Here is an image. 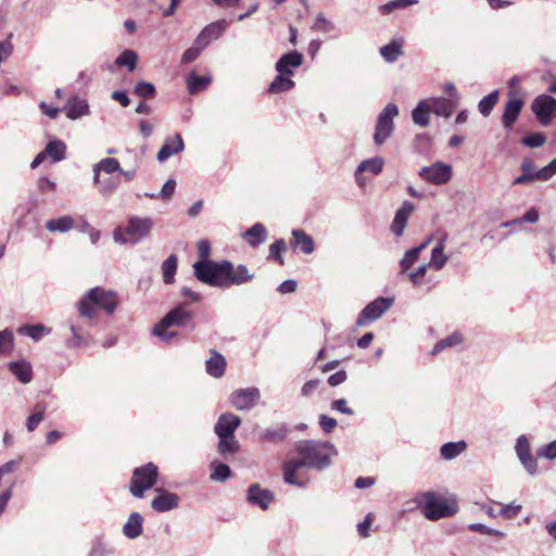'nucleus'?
I'll return each mask as SVG.
<instances>
[{"instance_id": "obj_18", "label": "nucleus", "mask_w": 556, "mask_h": 556, "mask_svg": "<svg viewBox=\"0 0 556 556\" xmlns=\"http://www.w3.org/2000/svg\"><path fill=\"white\" fill-rule=\"evenodd\" d=\"M159 493L151 502V507L157 513L169 511L179 505V496L176 493L165 491L163 489H155Z\"/></svg>"}, {"instance_id": "obj_59", "label": "nucleus", "mask_w": 556, "mask_h": 556, "mask_svg": "<svg viewBox=\"0 0 556 556\" xmlns=\"http://www.w3.org/2000/svg\"><path fill=\"white\" fill-rule=\"evenodd\" d=\"M113 552L114 549L112 547L98 540L93 543L88 556H109L113 554Z\"/></svg>"}, {"instance_id": "obj_7", "label": "nucleus", "mask_w": 556, "mask_h": 556, "mask_svg": "<svg viewBox=\"0 0 556 556\" xmlns=\"http://www.w3.org/2000/svg\"><path fill=\"white\" fill-rule=\"evenodd\" d=\"M399 115V108L394 103H388L384 109L379 113L375 134L374 142L381 146L391 136L394 130L393 119Z\"/></svg>"}, {"instance_id": "obj_47", "label": "nucleus", "mask_w": 556, "mask_h": 556, "mask_svg": "<svg viewBox=\"0 0 556 556\" xmlns=\"http://www.w3.org/2000/svg\"><path fill=\"white\" fill-rule=\"evenodd\" d=\"M497 101H498V91L494 90L479 101V103H478L479 112L483 116H489Z\"/></svg>"}, {"instance_id": "obj_21", "label": "nucleus", "mask_w": 556, "mask_h": 556, "mask_svg": "<svg viewBox=\"0 0 556 556\" xmlns=\"http://www.w3.org/2000/svg\"><path fill=\"white\" fill-rule=\"evenodd\" d=\"M302 467L303 465L298 458L287 460L282 466L283 481L298 488H304L307 481L296 476L299 469Z\"/></svg>"}, {"instance_id": "obj_54", "label": "nucleus", "mask_w": 556, "mask_h": 556, "mask_svg": "<svg viewBox=\"0 0 556 556\" xmlns=\"http://www.w3.org/2000/svg\"><path fill=\"white\" fill-rule=\"evenodd\" d=\"M96 166L98 169L106 174H113L121 170L119 162L113 157L102 159L99 163L96 164Z\"/></svg>"}, {"instance_id": "obj_12", "label": "nucleus", "mask_w": 556, "mask_h": 556, "mask_svg": "<svg viewBox=\"0 0 556 556\" xmlns=\"http://www.w3.org/2000/svg\"><path fill=\"white\" fill-rule=\"evenodd\" d=\"M515 451L525 470L534 476L538 473V460L531 453L530 442L527 435H520L515 445Z\"/></svg>"}, {"instance_id": "obj_32", "label": "nucleus", "mask_w": 556, "mask_h": 556, "mask_svg": "<svg viewBox=\"0 0 556 556\" xmlns=\"http://www.w3.org/2000/svg\"><path fill=\"white\" fill-rule=\"evenodd\" d=\"M457 105L456 100H450L443 97L435 98L432 100L431 110L432 112L438 115L445 118H448L452 114L454 109Z\"/></svg>"}, {"instance_id": "obj_17", "label": "nucleus", "mask_w": 556, "mask_h": 556, "mask_svg": "<svg viewBox=\"0 0 556 556\" xmlns=\"http://www.w3.org/2000/svg\"><path fill=\"white\" fill-rule=\"evenodd\" d=\"M240 424L241 418L239 416L231 413H224L218 417L214 426V432L218 439H223V437H233V432Z\"/></svg>"}, {"instance_id": "obj_26", "label": "nucleus", "mask_w": 556, "mask_h": 556, "mask_svg": "<svg viewBox=\"0 0 556 556\" xmlns=\"http://www.w3.org/2000/svg\"><path fill=\"white\" fill-rule=\"evenodd\" d=\"M254 277L253 274H251L245 265H238L235 267L231 264V268L227 269V288L231 286H240L243 285L250 280H252Z\"/></svg>"}, {"instance_id": "obj_56", "label": "nucleus", "mask_w": 556, "mask_h": 556, "mask_svg": "<svg viewBox=\"0 0 556 556\" xmlns=\"http://www.w3.org/2000/svg\"><path fill=\"white\" fill-rule=\"evenodd\" d=\"M468 529L471 530V531H475V532H479L481 534L496 536V538H500V539L505 536V533L503 531L490 528V527H488V526H485L483 523H470L468 526Z\"/></svg>"}, {"instance_id": "obj_57", "label": "nucleus", "mask_w": 556, "mask_h": 556, "mask_svg": "<svg viewBox=\"0 0 556 556\" xmlns=\"http://www.w3.org/2000/svg\"><path fill=\"white\" fill-rule=\"evenodd\" d=\"M546 142V136L543 132H533L522 139V143L529 148H539Z\"/></svg>"}, {"instance_id": "obj_11", "label": "nucleus", "mask_w": 556, "mask_h": 556, "mask_svg": "<svg viewBox=\"0 0 556 556\" xmlns=\"http://www.w3.org/2000/svg\"><path fill=\"white\" fill-rule=\"evenodd\" d=\"M261 397L257 388L238 389L230 394L229 401L237 410L252 409Z\"/></svg>"}, {"instance_id": "obj_35", "label": "nucleus", "mask_w": 556, "mask_h": 556, "mask_svg": "<svg viewBox=\"0 0 556 556\" xmlns=\"http://www.w3.org/2000/svg\"><path fill=\"white\" fill-rule=\"evenodd\" d=\"M187 89L189 93L195 94L202 90H205L212 81L211 76H199L194 72H191L187 76Z\"/></svg>"}, {"instance_id": "obj_31", "label": "nucleus", "mask_w": 556, "mask_h": 556, "mask_svg": "<svg viewBox=\"0 0 556 556\" xmlns=\"http://www.w3.org/2000/svg\"><path fill=\"white\" fill-rule=\"evenodd\" d=\"M143 518L139 513H131L123 527V534L128 539H136L142 533Z\"/></svg>"}, {"instance_id": "obj_58", "label": "nucleus", "mask_w": 556, "mask_h": 556, "mask_svg": "<svg viewBox=\"0 0 556 556\" xmlns=\"http://www.w3.org/2000/svg\"><path fill=\"white\" fill-rule=\"evenodd\" d=\"M538 180L547 181L556 174V159H553L546 166L536 170Z\"/></svg>"}, {"instance_id": "obj_3", "label": "nucleus", "mask_w": 556, "mask_h": 556, "mask_svg": "<svg viewBox=\"0 0 556 556\" xmlns=\"http://www.w3.org/2000/svg\"><path fill=\"white\" fill-rule=\"evenodd\" d=\"M414 501L424 516L432 521L451 517L457 511L455 504H450L443 496L432 491L417 494Z\"/></svg>"}, {"instance_id": "obj_22", "label": "nucleus", "mask_w": 556, "mask_h": 556, "mask_svg": "<svg viewBox=\"0 0 556 556\" xmlns=\"http://www.w3.org/2000/svg\"><path fill=\"white\" fill-rule=\"evenodd\" d=\"M185 144L181 136L176 134L174 137L167 138L160 151L157 152V161L165 162L170 156L184 151Z\"/></svg>"}, {"instance_id": "obj_41", "label": "nucleus", "mask_w": 556, "mask_h": 556, "mask_svg": "<svg viewBox=\"0 0 556 556\" xmlns=\"http://www.w3.org/2000/svg\"><path fill=\"white\" fill-rule=\"evenodd\" d=\"M402 53V45L395 40L380 48V54L388 63L395 62Z\"/></svg>"}, {"instance_id": "obj_2", "label": "nucleus", "mask_w": 556, "mask_h": 556, "mask_svg": "<svg viewBox=\"0 0 556 556\" xmlns=\"http://www.w3.org/2000/svg\"><path fill=\"white\" fill-rule=\"evenodd\" d=\"M118 304L117 294L114 291L105 290L100 287L88 290L77 302L76 307L81 318L88 319L92 324V319L100 309L108 315H112Z\"/></svg>"}, {"instance_id": "obj_25", "label": "nucleus", "mask_w": 556, "mask_h": 556, "mask_svg": "<svg viewBox=\"0 0 556 556\" xmlns=\"http://www.w3.org/2000/svg\"><path fill=\"white\" fill-rule=\"evenodd\" d=\"M289 431L286 424H278L263 429L260 432V439L268 443H281L287 439Z\"/></svg>"}, {"instance_id": "obj_39", "label": "nucleus", "mask_w": 556, "mask_h": 556, "mask_svg": "<svg viewBox=\"0 0 556 556\" xmlns=\"http://www.w3.org/2000/svg\"><path fill=\"white\" fill-rule=\"evenodd\" d=\"M73 227L74 220L68 215L50 219L46 223V228L51 232H66Z\"/></svg>"}, {"instance_id": "obj_51", "label": "nucleus", "mask_w": 556, "mask_h": 556, "mask_svg": "<svg viewBox=\"0 0 556 556\" xmlns=\"http://www.w3.org/2000/svg\"><path fill=\"white\" fill-rule=\"evenodd\" d=\"M134 93L139 98L150 99L155 96V87L152 83L139 81L134 88Z\"/></svg>"}, {"instance_id": "obj_34", "label": "nucleus", "mask_w": 556, "mask_h": 556, "mask_svg": "<svg viewBox=\"0 0 556 556\" xmlns=\"http://www.w3.org/2000/svg\"><path fill=\"white\" fill-rule=\"evenodd\" d=\"M445 237L441 238L435 247L431 251V258L427 265H429L430 268H433L435 270L442 269L446 262L447 256L444 254V248H445Z\"/></svg>"}, {"instance_id": "obj_45", "label": "nucleus", "mask_w": 556, "mask_h": 556, "mask_svg": "<svg viewBox=\"0 0 556 556\" xmlns=\"http://www.w3.org/2000/svg\"><path fill=\"white\" fill-rule=\"evenodd\" d=\"M463 342V336L458 332H454L451 336H447L446 338L440 340L437 342V344L433 346L432 354H438L441 351L456 346Z\"/></svg>"}, {"instance_id": "obj_23", "label": "nucleus", "mask_w": 556, "mask_h": 556, "mask_svg": "<svg viewBox=\"0 0 556 556\" xmlns=\"http://www.w3.org/2000/svg\"><path fill=\"white\" fill-rule=\"evenodd\" d=\"M522 108L523 101L518 98L509 99V101L506 103L502 116V123L507 130L513 128V125L516 123Z\"/></svg>"}, {"instance_id": "obj_49", "label": "nucleus", "mask_w": 556, "mask_h": 556, "mask_svg": "<svg viewBox=\"0 0 556 556\" xmlns=\"http://www.w3.org/2000/svg\"><path fill=\"white\" fill-rule=\"evenodd\" d=\"M35 413L31 414L26 421V427L29 432L34 431L45 417L46 405L37 403L35 405Z\"/></svg>"}, {"instance_id": "obj_38", "label": "nucleus", "mask_w": 556, "mask_h": 556, "mask_svg": "<svg viewBox=\"0 0 556 556\" xmlns=\"http://www.w3.org/2000/svg\"><path fill=\"white\" fill-rule=\"evenodd\" d=\"M466 448L464 441L447 442L440 447V455L443 459L451 460L462 454Z\"/></svg>"}, {"instance_id": "obj_6", "label": "nucleus", "mask_w": 556, "mask_h": 556, "mask_svg": "<svg viewBox=\"0 0 556 556\" xmlns=\"http://www.w3.org/2000/svg\"><path fill=\"white\" fill-rule=\"evenodd\" d=\"M159 469L153 463H148L134 470L130 481V492L135 497H142L143 493L151 489L157 480Z\"/></svg>"}, {"instance_id": "obj_61", "label": "nucleus", "mask_w": 556, "mask_h": 556, "mask_svg": "<svg viewBox=\"0 0 556 556\" xmlns=\"http://www.w3.org/2000/svg\"><path fill=\"white\" fill-rule=\"evenodd\" d=\"M13 346V333L5 329L0 331V353L9 352Z\"/></svg>"}, {"instance_id": "obj_29", "label": "nucleus", "mask_w": 556, "mask_h": 556, "mask_svg": "<svg viewBox=\"0 0 556 556\" xmlns=\"http://www.w3.org/2000/svg\"><path fill=\"white\" fill-rule=\"evenodd\" d=\"M268 232L266 227L256 223L243 233V239L252 247L256 248L267 240Z\"/></svg>"}, {"instance_id": "obj_46", "label": "nucleus", "mask_w": 556, "mask_h": 556, "mask_svg": "<svg viewBox=\"0 0 556 556\" xmlns=\"http://www.w3.org/2000/svg\"><path fill=\"white\" fill-rule=\"evenodd\" d=\"M138 55L132 50L123 51L116 59L115 65L117 66H126L129 72H132L136 68Z\"/></svg>"}, {"instance_id": "obj_8", "label": "nucleus", "mask_w": 556, "mask_h": 556, "mask_svg": "<svg viewBox=\"0 0 556 556\" xmlns=\"http://www.w3.org/2000/svg\"><path fill=\"white\" fill-rule=\"evenodd\" d=\"M393 299L379 296L368 303L359 313L356 326L364 327L371 321L379 319L392 305Z\"/></svg>"}, {"instance_id": "obj_62", "label": "nucleus", "mask_w": 556, "mask_h": 556, "mask_svg": "<svg viewBox=\"0 0 556 556\" xmlns=\"http://www.w3.org/2000/svg\"><path fill=\"white\" fill-rule=\"evenodd\" d=\"M429 265L422 264L418 266L414 271L408 274V279L414 286H419L421 283V278L426 275Z\"/></svg>"}, {"instance_id": "obj_24", "label": "nucleus", "mask_w": 556, "mask_h": 556, "mask_svg": "<svg viewBox=\"0 0 556 556\" xmlns=\"http://www.w3.org/2000/svg\"><path fill=\"white\" fill-rule=\"evenodd\" d=\"M292 240L290 241L293 250H301L305 254H312L315 251V243L313 238L302 229H293Z\"/></svg>"}, {"instance_id": "obj_43", "label": "nucleus", "mask_w": 556, "mask_h": 556, "mask_svg": "<svg viewBox=\"0 0 556 556\" xmlns=\"http://www.w3.org/2000/svg\"><path fill=\"white\" fill-rule=\"evenodd\" d=\"M384 165V160L381 156H375L368 160L362 161L357 168L358 172H369L372 175H379Z\"/></svg>"}, {"instance_id": "obj_36", "label": "nucleus", "mask_w": 556, "mask_h": 556, "mask_svg": "<svg viewBox=\"0 0 556 556\" xmlns=\"http://www.w3.org/2000/svg\"><path fill=\"white\" fill-rule=\"evenodd\" d=\"M431 111V106L426 100L419 101L412 112L413 122L418 126L427 127L430 122L429 114Z\"/></svg>"}, {"instance_id": "obj_60", "label": "nucleus", "mask_w": 556, "mask_h": 556, "mask_svg": "<svg viewBox=\"0 0 556 556\" xmlns=\"http://www.w3.org/2000/svg\"><path fill=\"white\" fill-rule=\"evenodd\" d=\"M202 48L200 46L197 45V42L194 41L193 42V46L188 48L184 53H182V56H181V63L182 64H188L194 60H197L199 58V55L201 54L202 52Z\"/></svg>"}, {"instance_id": "obj_33", "label": "nucleus", "mask_w": 556, "mask_h": 556, "mask_svg": "<svg viewBox=\"0 0 556 556\" xmlns=\"http://www.w3.org/2000/svg\"><path fill=\"white\" fill-rule=\"evenodd\" d=\"M520 169L522 174L514 179L513 185H526L538 180V172L534 163L531 160H523Z\"/></svg>"}, {"instance_id": "obj_63", "label": "nucleus", "mask_w": 556, "mask_h": 556, "mask_svg": "<svg viewBox=\"0 0 556 556\" xmlns=\"http://www.w3.org/2000/svg\"><path fill=\"white\" fill-rule=\"evenodd\" d=\"M118 182L112 178H105L100 182L99 192L105 197L111 195L117 188Z\"/></svg>"}, {"instance_id": "obj_48", "label": "nucleus", "mask_w": 556, "mask_h": 556, "mask_svg": "<svg viewBox=\"0 0 556 556\" xmlns=\"http://www.w3.org/2000/svg\"><path fill=\"white\" fill-rule=\"evenodd\" d=\"M239 442L235 439V437H223V439H219L218 441V452L222 455L226 454H235L239 451Z\"/></svg>"}, {"instance_id": "obj_30", "label": "nucleus", "mask_w": 556, "mask_h": 556, "mask_svg": "<svg viewBox=\"0 0 556 556\" xmlns=\"http://www.w3.org/2000/svg\"><path fill=\"white\" fill-rule=\"evenodd\" d=\"M9 369L21 383H29L33 379L31 365L26 361L10 362Z\"/></svg>"}, {"instance_id": "obj_28", "label": "nucleus", "mask_w": 556, "mask_h": 556, "mask_svg": "<svg viewBox=\"0 0 556 556\" xmlns=\"http://www.w3.org/2000/svg\"><path fill=\"white\" fill-rule=\"evenodd\" d=\"M225 357L220 353L211 350V357L205 362L206 372L214 378H220L225 372Z\"/></svg>"}, {"instance_id": "obj_55", "label": "nucleus", "mask_w": 556, "mask_h": 556, "mask_svg": "<svg viewBox=\"0 0 556 556\" xmlns=\"http://www.w3.org/2000/svg\"><path fill=\"white\" fill-rule=\"evenodd\" d=\"M231 476L230 467L226 464H217L211 473V479L218 482H224Z\"/></svg>"}, {"instance_id": "obj_1", "label": "nucleus", "mask_w": 556, "mask_h": 556, "mask_svg": "<svg viewBox=\"0 0 556 556\" xmlns=\"http://www.w3.org/2000/svg\"><path fill=\"white\" fill-rule=\"evenodd\" d=\"M295 451L303 467L325 470L331 465L337 448L328 441L305 440L296 444Z\"/></svg>"}, {"instance_id": "obj_40", "label": "nucleus", "mask_w": 556, "mask_h": 556, "mask_svg": "<svg viewBox=\"0 0 556 556\" xmlns=\"http://www.w3.org/2000/svg\"><path fill=\"white\" fill-rule=\"evenodd\" d=\"M66 144L61 140H52L48 142L45 153L49 155L53 162H60L65 159Z\"/></svg>"}, {"instance_id": "obj_53", "label": "nucleus", "mask_w": 556, "mask_h": 556, "mask_svg": "<svg viewBox=\"0 0 556 556\" xmlns=\"http://www.w3.org/2000/svg\"><path fill=\"white\" fill-rule=\"evenodd\" d=\"M21 331L25 332L33 340L39 341L43 337V334L50 332V329L45 327L43 325L38 324L33 326H25L23 329H21Z\"/></svg>"}, {"instance_id": "obj_27", "label": "nucleus", "mask_w": 556, "mask_h": 556, "mask_svg": "<svg viewBox=\"0 0 556 556\" xmlns=\"http://www.w3.org/2000/svg\"><path fill=\"white\" fill-rule=\"evenodd\" d=\"M66 116L70 119H77L81 116L89 114V105L85 99L78 97H72L68 99L65 108Z\"/></svg>"}, {"instance_id": "obj_9", "label": "nucleus", "mask_w": 556, "mask_h": 556, "mask_svg": "<svg viewBox=\"0 0 556 556\" xmlns=\"http://www.w3.org/2000/svg\"><path fill=\"white\" fill-rule=\"evenodd\" d=\"M531 109L539 122L547 126L556 113V99L548 94H540L533 100Z\"/></svg>"}, {"instance_id": "obj_5", "label": "nucleus", "mask_w": 556, "mask_h": 556, "mask_svg": "<svg viewBox=\"0 0 556 556\" xmlns=\"http://www.w3.org/2000/svg\"><path fill=\"white\" fill-rule=\"evenodd\" d=\"M231 268V262L198 261L193 265L195 278L211 287L227 289V269Z\"/></svg>"}, {"instance_id": "obj_10", "label": "nucleus", "mask_w": 556, "mask_h": 556, "mask_svg": "<svg viewBox=\"0 0 556 556\" xmlns=\"http://www.w3.org/2000/svg\"><path fill=\"white\" fill-rule=\"evenodd\" d=\"M418 175L433 185H443L452 178V167L443 162H435L431 166H424Z\"/></svg>"}, {"instance_id": "obj_14", "label": "nucleus", "mask_w": 556, "mask_h": 556, "mask_svg": "<svg viewBox=\"0 0 556 556\" xmlns=\"http://www.w3.org/2000/svg\"><path fill=\"white\" fill-rule=\"evenodd\" d=\"M192 313L185 309L184 305H177L157 323V331L174 326L184 327L192 320Z\"/></svg>"}, {"instance_id": "obj_64", "label": "nucleus", "mask_w": 556, "mask_h": 556, "mask_svg": "<svg viewBox=\"0 0 556 556\" xmlns=\"http://www.w3.org/2000/svg\"><path fill=\"white\" fill-rule=\"evenodd\" d=\"M538 454L539 456L545 457L547 459H556V440L541 447Z\"/></svg>"}, {"instance_id": "obj_52", "label": "nucleus", "mask_w": 556, "mask_h": 556, "mask_svg": "<svg viewBox=\"0 0 556 556\" xmlns=\"http://www.w3.org/2000/svg\"><path fill=\"white\" fill-rule=\"evenodd\" d=\"M415 3H417V0H392L382 4L379 10L382 14H390L396 9H404Z\"/></svg>"}, {"instance_id": "obj_20", "label": "nucleus", "mask_w": 556, "mask_h": 556, "mask_svg": "<svg viewBox=\"0 0 556 556\" xmlns=\"http://www.w3.org/2000/svg\"><path fill=\"white\" fill-rule=\"evenodd\" d=\"M415 210V206L409 201H404L401 207L396 211L394 219L391 225V231L396 237H401L407 224L409 215Z\"/></svg>"}, {"instance_id": "obj_37", "label": "nucleus", "mask_w": 556, "mask_h": 556, "mask_svg": "<svg viewBox=\"0 0 556 556\" xmlns=\"http://www.w3.org/2000/svg\"><path fill=\"white\" fill-rule=\"evenodd\" d=\"M287 74H278L268 86L269 93H281L291 90L295 83L286 76Z\"/></svg>"}, {"instance_id": "obj_50", "label": "nucleus", "mask_w": 556, "mask_h": 556, "mask_svg": "<svg viewBox=\"0 0 556 556\" xmlns=\"http://www.w3.org/2000/svg\"><path fill=\"white\" fill-rule=\"evenodd\" d=\"M287 250V243L283 239H277L269 245V258L277 261L280 265H283V258L281 253Z\"/></svg>"}, {"instance_id": "obj_44", "label": "nucleus", "mask_w": 556, "mask_h": 556, "mask_svg": "<svg viewBox=\"0 0 556 556\" xmlns=\"http://www.w3.org/2000/svg\"><path fill=\"white\" fill-rule=\"evenodd\" d=\"M421 253L420 247H414L407 250L400 261L401 274L406 273L419 258Z\"/></svg>"}, {"instance_id": "obj_42", "label": "nucleus", "mask_w": 556, "mask_h": 556, "mask_svg": "<svg viewBox=\"0 0 556 556\" xmlns=\"http://www.w3.org/2000/svg\"><path fill=\"white\" fill-rule=\"evenodd\" d=\"M177 256L175 254L169 255L162 264L163 280L165 283L170 285L175 280V274L177 270Z\"/></svg>"}, {"instance_id": "obj_15", "label": "nucleus", "mask_w": 556, "mask_h": 556, "mask_svg": "<svg viewBox=\"0 0 556 556\" xmlns=\"http://www.w3.org/2000/svg\"><path fill=\"white\" fill-rule=\"evenodd\" d=\"M228 26L227 21L219 20L206 25L195 38V42L205 49L212 40L218 39Z\"/></svg>"}, {"instance_id": "obj_13", "label": "nucleus", "mask_w": 556, "mask_h": 556, "mask_svg": "<svg viewBox=\"0 0 556 556\" xmlns=\"http://www.w3.org/2000/svg\"><path fill=\"white\" fill-rule=\"evenodd\" d=\"M247 501L262 510H267L275 501V495L270 490L263 489L258 483H253L247 490Z\"/></svg>"}, {"instance_id": "obj_19", "label": "nucleus", "mask_w": 556, "mask_h": 556, "mask_svg": "<svg viewBox=\"0 0 556 556\" xmlns=\"http://www.w3.org/2000/svg\"><path fill=\"white\" fill-rule=\"evenodd\" d=\"M303 55L296 50L282 54L276 62L275 68L280 74L293 75V68L301 66Z\"/></svg>"}, {"instance_id": "obj_4", "label": "nucleus", "mask_w": 556, "mask_h": 556, "mask_svg": "<svg viewBox=\"0 0 556 556\" xmlns=\"http://www.w3.org/2000/svg\"><path fill=\"white\" fill-rule=\"evenodd\" d=\"M153 226L154 222L151 217L131 215L125 226H118L114 229L113 237L117 243L136 244L149 237Z\"/></svg>"}, {"instance_id": "obj_16", "label": "nucleus", "mask_w": 556, "mask_h": 556, "mask_svg": "<svg viewBox=\"0 0 556 556\" xmlns=\"http://www.w3.org/2000/svg\"><path fill=\"white\" fill-rule=\"evenodd\" d=\"M84 319H85V321H83V323L74 321L73 319H70L67 321L70 330L73 334L72 338H70L65 341V345L68 349H77L81 345L88 344L86 327L93 326V323L90 325L88 323L89 321L88 319H86V318H84Z\"/></svg>"}]
</instances>
